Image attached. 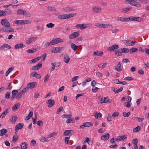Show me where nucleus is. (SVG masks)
Instances as JSON below:
<instances>
[{
  "label": "nucleus",
  "mask_w": 149,
  "mask_h": 149,
  "mask_svg": "<svg viewBox=\"0 0 149 149\" xmlns=\"http://www.w3.org/2000/svg\"><path fill=\"white\" fill-rule=\"evenodd\" d=\"M1 24L2 26L6 27H10V26L9 22L6 19H2L1 21Z\"/></svg>",
  "instance_id": "nucleus-2"
},
{
  "label": "nucleus",
  "mask_w": 149,
  "mask_h": 149,
  "mask_svg": "<svg viewBox=\"0 0 149 149\" xmlns=\"http://www.w3.org/2000/svg\"><path fill=\"white\" fill-rule=\"evenodd\" d=\"M36 84V82H34L30 83L27 84V86L30 89L33 88L35 87Z\"/></svg>",
  "instance_id": "nucleus-23"
},
{
  "label": "nucleus",
  "mask_w": 149,
  "mask_h": 149,
  "mask_svg": "<svg viewBox=\"0 0 149 149\" xmlns=\"http://www.w3.org/2000/svg\"><path fill=\"white\" fill-rule=\"evenodd\" d=\"M5 13L6 15H10L12 14L13 11L10 8H8L6 9Z\"/></svg>",
  "instance_id": "nucleus-30"
},
{
  "label": "nucleus",
  "mask_w": 149,
  "mask_h": 149,
  "mask_svg": "<svg viewBox=\"0 0 149 149\" xmlns=\"http://www.w3.org/2000/svg\"><path fill=\"white\" fill-rule=\"evenodd\" d=\"M138 51V49L135 47H132L131 48L130 51V53L132 54L133 53L136 52Z\"/></svg>",
  "instance_id": "nucleus-42"
},
{
  "label": "nucleus",
  "mask_w": 149,
  "mask_h": 149,
  "mask_svg": "<svg viewBox=\"0 0 149 149\" xmlns=\"http://www.w3.org/2000/svg\"><path fill=\"white\" fill-rule=\"evenodd\" d=\"M93 12L96 13H100L102 11L101 8L99 7H94L93 8Z\"/></svg>",
  "instance_id": "nucleus-14"
},
{
  "label": "nucleus",
  "mask_w": 149,
  "mask_h": 149,
  "mask_svg": "<svg viewBox=\"0 0 149 149\" xmlns=\"http://www.w3.org/2000/svg\"><path fill=\"white\" fill-rule=\"evenodd\" d=\"M18 136L17 135H15L13 136L12 141L13 143L15 142L18 139Z\"/></svg>",
  "instance_id": "nucleus-61"
},
{
  "label": "nucleus",
  "mask_w": 149,
  "mask_h": 149,
  "mask_svg": "<svg viewBox=\"0 0 149 149\" xmlns=\"http://www.w3.org/2000/svg\"><path fill=\"white\" fill-rule=\"evenodd\" d=\"M31 145L33 146H35L36 144V142L34 140H32L31 141Z\"/></svg>",
  "instance_id": "nucleus-64"
},
{
  "label": "nucleus",
  "mask_w": 149,
  "mask_h": 149,
  "mask_svg": "<svg viewBox=\"0 0 149 149\" xmlns=\"http://www.w3.org/2000/svg\"><path fill=\"white\" fill-rule=\"evenodd\" d=\"M127 138V135H124L122 136H118L117 137L116 139H115L116 141H124Z\"/></svg>",
  "instance_id": "nucleus-10"
},
{
  "label": "nucleus",
  "mask_w": 149,
  "mask_h": 149,
  "mask_svg": "<svg viewBox=\"0 0 149 149\" xmlns=\"http://www.w3.org/2000/svg\"><path fill=\"white\" fill-rule=\"evenodd\" d=\"M74 133V132L72 130H67L65 131L64 134L66 136H71Z\"/></svg>",
  "instance_id": "nucleus-11"
},
{
  "label": "nucleus",
  "mask_w": 149,
  "mask_h": 149,
  "mask_svg": "<svg viewBox=\"0 0 149 149\" xmlns=\"http://www.w3.org/2000/svg\"><path fill=\"white\" fill-rule=\"evenodd\" d=\"M79 35V33L78 31L75 32L70 35L69 36V38L70 39H74L78 37Z\"/></svg>",
  "instance_id": "nucleus-7"
},
{
  "label": "nucleus",
  "mask_w": 149,
  "mask_h": 149,
  "mask_svg": "<svg viewBox=\"0 0 149 149\" xmlns=\"http://www.w3.org/2000/svg\"><path fill=\"white\" fill-rule=\"evenodd\" d=\"M140 130V126H138L133 129V131L134 132H138Z\"/></svg>",
  "instance_id": "nucleus-63"
},
{
  "label": "nucleus",
  "mask_w": 149,
  "mask_h": 149,
  "mask_svg": "<svg viewBox=\"0 0 149 149\" xmlns=\"http://www.w3.org/2000/svg\"><path fill=\"white\" fill-rule=\"evenodd\" d=\"M42 66V63H39L38 65L32 67V69L33 70H38Z\"/></svg>",
  "instance_id": "nucleus-16"
},
{
  "label": "nucleus",
  "mask_w": 149,
  "mask_h": 149,
  "mask_svg": "<svg viewBox=\"0 0 149 149\" xmlns=\"http://www.w3.org/2000/svg\"><path fill=\"white\" fill-rule=\"evenodd\" d=\"M6 33L13 32L14 31V29L12 27H6Z\"/></svg>",
  "instance_id": "nucleus-32"
},
{
  "label": "nucleus",
  "mask_w": 149,
  "mask_h": 149,
  "mask_svg": "<svg viewBox=\"0 0 149 149\" xmlns=\"http://www.w3.org/2000/svg\"><path fill=\"white\" fill-rule=\"evenodd\" d=\"M109 138V134L108 133H107L104 135L102 136L101 137V139L102 140L104 141L107 140Z\"/></svg>",
  "instance_id": "nucleus-17"
},
{
  "label": "nucleus",
  "mask_w": 149,
  "mask_h": 149,
  "mask_svg": "<svg viewBox=\"0 0 149 149\" xmlns=\"http://www.w3.org/2000/svg\"><path fill=\"white\" fill-rule=\"evenodd\" d=\"M117 20L121 22H127L128 21V18H125L123 17H118L117 18Z\"/></svg>",
  "instance_id": "nucleus-19"
},
{
  "label": "nucleus",
  "mask_w": 149,
  "mask_h": 149,
  "mask_svg": "<svg viewBox=\"0 0 149 149\" xmlns=\"http://www.w3.org/2000/svg\"><path fill=\"white\" fill-rule=\"evenodd\" d=\"M31 22L30 20H22L23 25L30 24H31Z\"/></svg>",
  "instance_id": "nucleus-43"
},
{
  "label": "nucleus",
  "mask_w": 149,
  "mask_h": 149,
  "mask_svg": "<svg viewBox=\"0 0 149 149\" xmlns=\"http://www.w3.org/2000/svg\"><path fill=\"white\" fill-rule=\"evenodd\" d=\"M123 42L125 45L127 46H133L136 43V42H133L130 40H123Z\"/></svg>",
  "instance_id": "nucleus-5"
},
{
  "label": "nucleus",
  "mask_w": 149,
  "mask_h": 149,
  "mask_svg": "<svg viewBox=\"0 0 149 149\" xmlns=\"http://www.w3.org/2000/svg\"><path fill=\"white\" fill-rule=\"evenodd\" d=\"M47 102L48 104V107H49L53 106L55 104V102L54 100H47Z\"/></svg>",
  "instance_id": "nucleus-15"
},
{
  "label": "nucleus",
  "mask_w": 149,
  "mask_h": 149,
  "mask_svg": "<svg viewBox=\"0 0 149 149\" xmlns=\"http://www.w3.org/2000/svg\"><path fill=\"white\" fill-rule=\"evenodd\" d=\"M28 145L25 142L21 143V148L22 149H26L27 148Z\"/></svg>",
  "instance_id": "nucleus-35"
},
{
  "label": "nucleus",
  "mask_w": 149,
  "mask_h": 149,
  "mask_svg": "<svg viewBox=\"0 0 149 149\" xmlns=\"http://www.w3.org/2000/svg\"><path fill=\"white\" fill-rule=\"evenodd\" d=\"M24 126V124L22 123H20L17 124L16 125L15 130L16 131L19 129H22Z\"/></svg>",
  "instance_id": "nucleus-13"
},
{
  "label": "nucleus",
  "mask_w": 149,
  "mask_h": 149,
  "mask_svg": "<svg viewBox=\"0 0 149 149\" xmlns=\"http://www.w3.org/2000/svg\"><path fill=\"white\" fill-rule=\"evenodd\" d=\"M84 125H85V127H89L91 126H92L93 125V124L90 122L84 123Z\"/></svg>",
  "instance_id": "nucleus-50"
},
{
  "label": "nucleus",
  "mask_w": 149,
  "mask_h": 149,
  "mask_svg": "<svg viewBox=\"0 0 149 149\" xmlns=\"http://www.w3.org/2000/svg\"><path fill=\"white\" fill-rule=\"evenodd\" d=\"M39 60L40 58L39 57L35 58L31 60V62L30 63H35L36 62L38 61Z\"/></svg>",
  "instance_id": "nucleus-60"
},
{
  "label": "nucleus",
  "mask_w": 149,
  "mask_h": 149,
  "mask_svg": "<svg viewBox=\"0 0 149 149\" xmlns=\"http://www.w3.org/2000/svg\"><path fill=\"white\" fill-rule=\"evenodd\" d=\"M72 116V115L71 114H63L62 116L61 117L63 118H70Z\"/></svg>",
  "instance_id": "nucleus-47"
},
{
  "label": "nucleus",
  "mask_w": 149,
  "mask_h": 149,
  "mask_svg": "<svg viewBox=\"0 0 149 149\" xmlns=\"http://www.w3.org/2000/svg\"><path fill=\"white\" fill-rule=\"evenodd\" d=\"M107 64L108 63L107 62L100 63L98 65V67L100 68H104L106 67Z\"/></svg>",
  "instance_id": "nucleus-34"
},
{
  "label": "nucleus",
  "mask_w": 149,
  "mask_h": 149,
  "mask_svg": "<svg viewBox=\"0 0 149 149\" xmlns=\"http://www.w3.org/2000/svg\"><path fill=\"white\" fill-rule=\"evenodd\" d=\"M40 141L42 142H46L47 141V139L44 136H41L40 139Z\"/></svg>",
  "instance_id": "nucleus-53"
},
{
  "label": "nucleus",
  "mask_w": 149,
  "mask_h": 149,
  "mask_svg": "<svg viewBox=\"0 0 149 149\" xmlns=\"http://www.w3.org/2000/svg\"><path fill=\"white\" fill-rule=\"evenodd\" d=\"M119 48V46L118 45H112L111 47H109L108 48L107 50L111 52L113 51L115 49H118Z\"/></svg>",
  "instance_id": "nucleus-8"
},
{
  "label": "nucleus",
  "mask_w": 149,
  "mask_h": 149,
  "mask_svg": "<svg viewBox=\"0 0 149 149\" xmlns=\"http://www.w3.org/2000/svg\"><path fill=\"white\" fill-rule=\"evenodd\" d=\"M17 118V117L16 116H13L10 119V123L12 124L15 123L16 121Z\"/></svg>",
  "instance_id": "nucleus-18"
},
{
  "label": "nucleus",
  "mask_w": 149,
  "mask_h": 149,
  "mask_svg": "<svg viewBox=\"0 0 149 149\" xmlns=\"http://www.w3.org/2000/svg\"><path fill=\"white\" fill-rule=\"evenodd\" d=\"M63 39L60 38H55L52 40L50 42L51 45H54L63 42Z\"/></svg>",
  "instance_id": "nucleus-3"
},
{
  "label": "nucleus",
  "mask_w": 149,
  "mask_h": 149,
  "mask_svg": "<svg viewBox=\"0 0 149 149\" xmlns=\"http://www.w3.org/2000/svg\"><path fill=\"white\" fill-rule=\"evenodd\" d=\"M84 29L90 27L91 26V24H90L86 23L83 24Z\"/></svg>",
  "instance_id": "nucleus-56"
},
{
  "label": "nucleus",
  "mask_w": 149,
  "mask_h": 149,
  "mask_svg": "<svg viewBox=\"0 0 149 149\" xmlns=\"http://www.w3.org/2000/svg\"><path fill=\"white\" fill-rule=\"evenodd\" d=\"M47 54L46 53H44L41 56H40L39 58L40 59L41 58H42V61H44L45 60V58L46 57Z\"/></svg>",
  "instance_id": "nucleus-51"
},
{
  "label": "nucleus",
  "mask_w": 149,
  "mask_h": 149,
  "mask_svg": "<svg viewBox=\"0 0 149 149\" xmlns=\"http://www.w3.org/2000/svg\"><path fill=\"white\" fill-rule=\"evenodd\" d=\"M75 122V120L74 118H69L67 119L66 120V122L67 123H73Z\"/></svg>",
  "instance_id": "nucleus-40"
},
{
  "label": "nucleus",
  "mask_w": 149,
  "mask_h": 149,
  "mask_svg": "<svg viewBox=\"0 0 149 149\" xmlns=\"http://www.w3.org/2000/svg\"><path fill=\"white\" fill-rule=\"evenodd\" d=\"M52 67L50 69L51 71H53L55 70V67L56 66V63H52Z\"/></svg>",
  "instance_id": "nucleus-59"
},
{
  "label": "nucleus",
  "mask_w": 149,
  "mask_h": 149,
  "mask_svg": "<svg viewBox=\"0 0 149 149\" xmlns=\"http://www.w3.org/2000/svg\"><path fill=\"white\" fill-rule=\"evenodd\" d=\"M19 90H14L12 92V95L10 99L13 100L15 98V97L16 96V95L18 93Z\"/></svg>",
  "instance_id": "nucleus-9"
},
{
  "label": "nucleus",
  "mask_w": 149,
  "mask_h": 149,
  "mask_svg": "<svg viewBox=\"0 0 149 149\" xmlns=\"http://www.w3.org/2000/svg\"><path fill=\"white\" fill-rule=\"evenodd\" d=\"M60 47H56L54 49L53 51L52 52H54L55 53H58L60 50Z\"/></svg>",
  "instance_id": "nucleus-54"
},
{
  "label": "nucleus",
  "mask_w": 149,
  "mask_h": 149,
  "mask_svg": "<svg viewBox=\"0 0 149 149\" xmlns=\"http://www.w3.org/2000/svg\"><path fill=\"white\" fill-rule=\"evenodd\" d=\"M38 37H37L32 36L29 38L28 40L26 42V44L27 45H29L31 43L33 42L36 41L38 40Z\"/></svg>",
  "instance_id": "nucleus-4"
},
{
  "label": "nucleus",
  "mask_w": 149,
  "mask_h": 149,
  "mask_svg": "<svg viewBox=\"0 0 149 149\" xmlns=\"http://www.w3.org/2000/svg\"><path fill=\"white\" fill-rule=\"evenodd\" d=\"M70 58L67 54H65L64 56V61L66 63H68L70 61Z\"/></svg>",
  "instance_id": "nucleus-24"
},
{
  "label": "nucleus",
  "mask_w": 149,
  "mask_h": 149,
  "mask_svg": "<svg viewBox=\"0 0 149 149\" xmlns=\"http://www.w3.org/2000/svg\"><path fill=\"white\" fill-rule=\"evenodd\" d=\"M94 116L96 118H100L102 117V114L100 113H98L97 114V112H96V113H95Z\"/></svg>",
  "instance_id": "nucleus-46"
},
{
  "label": "nucleus",
  "mask_w": 149,
  "mask_h": 149,
  "mask_svg": "<svg viewBox=\"0 0 149 149\" xmlns=\"http://www.w3.org/2000/svg\"><path fill=\"white\" fill-rule=\"evenodd\" d=\"M8 132L7 130L5 128H3L0 130V135L3 136Z\"/></svg>",
  "instance_id": "nucleus-28"
},
{
  "label": "nucleus",
  "mask_w": 149,
  "mask_h": 149,
  "mask_svg": "<svg viewBox=\"0 0 149 149\" xmlns=\"http://www.w3.org/2000/svg\"><path fill=\"white\" fill-rule=\"evenodd\" d=\"M15 23L17 25H23L22 20H17L15 21Z\"/></svg>",
  "instance_id": "nucleus-52"
},
{
  "label": "nucleus",
  "mask_w": 149,
  "mask_h": 149,
  "mask_svg": "<svg viewBox=\"0 0 149 149\" xmlns=\"http://www.w3.org/2000/svg\"><path fill=\"white\" fill-rule=\"evenodd\" d=\"M130 20L133 21H136L140 22L141 21V19L139 17L131 16L128 18V21Z\"/></svg>",
  "instance_id": "nucleus-6"
},
{
  "label": "nucleus",
  "mask_w": 149,
  "mask_h": 149,
  "mask_svg": "<svg viewBox=\"0 0 149 149\" xmlns=\"http://www.w3.org/2000/svg\"><path fill=\"white\" fill-rule=\"evenodd\" d=\"M121 50L123 53H130V50L128 48H121Z\"/></svg>",
  "instance_id": "nucleus-38"
},
{
  "label": "nucleus",
  "mask_w": 149,
  "mask_h": 149,
  "mask_svg": "<svg viewBox=\"0 0 149 149\" xmlns=\"http://www.w3.org/2000/svg\"><path fill=\"white\" fill-rule=\"evenodd\" d=\"M20 105V104L19 103H18L17 104L14 105L12 107V109L15 110L17 109L19 107Z\"/></svg>",
  "instance_id": "nucleus-41"
},
{
  "label": "nucleus",
  "mask_w": 149,
  "mask_h": 149,
  "mask_svg": "<svg viewBox=\"0 0 149 149\" xmlns=\"http://www.w3.org/2000/svg\"><path fill=\"white\" fill-rule=\"evenodd\" d=\"M8 109H7L5 110V111L0 116V118L2 117V118H4L7 115L8 113Z\"/></svg>",
  "instance_id": "nucleus-49"
},
{
  "label": "nucleus",
  "mask_w": 149,
  "mask_h": 149,
  "mask_svg": "<svg viewBox=\"0 0 149 149\" xmlns=\"http://www.w3.org/2000/svg\"><path fill=\"white\" fill-rule=\"evenodd\" d=\"M49 77L50 76L49 74H47L45 77L44 82H47L49 80Z\"/></svg>",
  "instance_id": "nucleus-62"
},
{
  "label": "nucleus",
  "mask_w": 149,
  "mask_h": 149,
  "mask_svg": "<svg viewBox=\"0 0 149 149\" xmlns=\"http://www.w3.org/2000/svg\"><path fill=\"white\" fill-rule=\"evenodd\" d=\"M47 9L49 11H55L56 10L55 8L54 7L48 6L47 7Z\"/></svg>",
  "instance_id": "nucleus-55"
},
{
  "label": "nucleus",
  "mask_w": 149,
  "mask_h": 149,
  "mask_svg": "<svg viewBox=\"0 0 149 149\" xmlns=\"http://www.w3.org/2000/svg\"><path fill=\"white\" fill-rule=\"evenodd\" d=\"M121 65L120 62H118L117 64V66L115 67V69L118 71H120L122 70L121 68Z\"/></svg>",
  "instance_id": "nucleus-27"
},
{
  "label": "nucleus",
  "mask_w": 149,
  "mask_h": 149,
  "mask_svg": "<svg viewBox=\"0 0 149 149\" xmlns=\"http://www.w3.org/2000/svg\"><path fill=\"white\" fill-rule=\"evenodd\" d=\"M37 50L36 48H33L31 49H29L26 50L27 52L29 53H33Z\"/></svg>",
  "instance_id": "nucleus-37"
},
{
  "label": "nucleus",
  "mask_w": 149,
  "mask_h": 149,
  "mask_svg": "<svg viewBox=\"0 0 149 149\" xmlns=\"http://www.w3.org/2000/svg\"><path fill=\"white\" fill-rule=\"evenodd\" d=\"M138 0H125L130 5L137 8H140L141 6V4L137 1Z\"/></svg>",
  "instance_id": "nucleus-1"
},
{
  "label": "nucleus",
  "mask_w": 149,
  "mask_h": 149,
  "mask_svg": "<svg viewBox=\"0 0 149 149\" xmlns=\"http://www.w3.org/2000/svg\"><path fill=\"white\" fill-rule=\"evenodd\" d=\"M103 54V52L102 51H97L94 52L93 53V55L94 56L96 55L98 56H101Z\"/></svg>",
  "instance_id": "nucleus-31"
},
{
  "label": "nucleus",
  "mask_w": 149,
  "mask_h": 149,
  "mask_svg": "<svg viewBox=\"0 0 149 149\" xmlns=\"http://www.w3.org/2000/svg\"><path fill=\"white\" fill-rule=\"evenodd\" d=\"M67 14H63L59 15L58 17V18L60 19H68Z\"/></svg>",
  "instance_id": "nucleus-22"
},
{
  "label": "nucleus",
  "mask_w": 149,
  "mask_h": 149,
  "mask_svg": "<svg viewBox=\"0 0 149 149\" xmlns=\"http://www.w3.org/2000/svg\"><path fill=\"white\" fill-rule=\"evenodd\" d=\"M108 102L109 103L111 102V101H109V99H108V97H105L101 99L100 100V103L102 104L103 103H107Z\"/></svg>",
  "instance_id": "nucleus-12"
},
{
  "label": "nucleus",
  "mask_w": 149,
  "mask_h": 149,
  "mask_svg": "<svg viewBox=\"0 0 149 149\" xmlns=\"http://www.w3.org/2000/svg\"><path fill=\"white\" fill-rule=\"evenodd\" d=\"M14 68V67L13 66H12L10 68H9L6 72V76H7L8 75V74L10 73L12 71Z\"/></svg>",
  "instance_id": "nucleus-39"
},
{
  "label": "nucleus",
  "mask_w": 149,
  "mask_h": 149,
  "mask_svg": "<svg viewBox=\"0 0 149 149\" xmlns=\"http://www.w3.org/2000/svg\"><path fill=\"white\" fill-rule=\"evenodd\" d=\"M71 47L72 49L74 51H76L77 49L79 48V46H77L75 44L73 43H72L71 45Z\"/></svg>",
  "instance_id": "nucleus-26"
},
{
  "label": "nucleus",
  "mask_w": 149,
  "mask_h": 149,
  "mask_svg": "<svg viewBox=\"0 0 149 149\" xmlns=\"http://www.w3.org/2000/svg\"><path fill=\"white\" fill-rule=\"evenodd\" d=\"M23 93L21 91H20L17 94V95L16 96V99L17 100L20 99Z\"/></svg>",
  "instance_id": "nucleus-36"
},
{
  "label": "nucleus",
  "mask_w": 149,
  "mask_h": 149,
  "mask_svg": "<svg viewBox=\"0 0 149 149\" xmlns=\"http://www.w3.org/2000/svg\"><path fill=\"white\" fill-rule=\"evenodd\" d=\"M5 48H6L8 49H10L11 48V47L9 45L7 44H4L0 47V49L1 50H3Z\"/></svg>",
  "instance_id": "nucleus-21"
},
{
  "label": "nucleus",
  "mask_w": 149,
  "mask_h": 149,
  "mask_svg": "<svg viewBox=\"0 0 149 149\" xmlns=\"http://www.w3.org/2000/svg\"><path fill=\"white\" fill-rule=\"evenodd\" d=\"M75 27L81 30L84 29L83 24H78L76 25Z\"/></svg>",
  "instance_id": "nucleus-33"
},
{
  "label": "nucleus",
  "mask_w": 149,
  "mask_h": 149,
  "mask_svg": "<svg viewBox=\"0 0 149 149\" xmlns=\"http://www.w3.org/2000/svg\"><path fill=\"white\" fill-rule=\"evenodd\" d=\"M54 24L52 23L48 24L46 25V26L48 28H52L54 27Z\"/></svg>",
  "instance_id": "nucleus-58"
},
{
  "label": "nucleus",
  "mask_w": 149,
  "mask_h": 149,
  "mask_svg": "<svg viewBox=\"0 0 149 149\" xmlns=\"http://www.w3.org/2000/svg\"><path fill=\"white\" fill-rule=\"evenodd\" d=\"M130 115V112H128L127 113L126 112H123V115L124 117H128Z\"/></svg>",
  "instance_id": "nucleus-57"
},
{
  "label": "nucleus",
  "mask_w": 149,
  "mask_h": 149,
  "mask_svg": "<svg viewBox=\"0 0 149 149\" xmlns=\"http://www.w3.org/2000/svg\"><path fill=\"white\" fill-rule=\"evenodd\" d=\"M57 134V133L56 132H54L47 136V138H49L55 136Z\"/></svg>",
  "instance_id": "nucleus-44"
},
{
  "label": "nucleus",
  "mask_w": 149,
  "mask_h": 149,
  "mask_svg": "<svg viewBox=\"0 0 149 149\" xmlns=\"http://www.w3.org/2000/svg\"><path fill=\"white\" fill-rule=\"evenodd\" d=\"M131 8V7H128L126 8H122L120 10L122 13H126Z\"/></svg>",
  "instance_id": "nucleus-25"
},
{
  "label": "nucleus",
  "mask_w": 149,
  "mask_h": 149,
  "mask_svg": "<svg viewBox=\"0 0 149 149\" xmlns=\"http://www.w3.org/2000/svg\"><path fill=\"white\" fill-rule=\"evenodd\" d=\"M25 11L22 9H19L17 10V13L18 15H24Z\"/></svg>",
  "instance_id": "nucleus-29"
},
{
  "label": "nucleus",
  "mask_w": 149,
  "mask_h": 149,
  "mask_svg": "<svg viewBox=\"0 0 149 149\" xmlns=\"http://www.w3.org/2000/svg\"><path fill=\"white\" fill-rule=\"evenodd\" d=\"M11 93V91H8L6 93L5 96V98L8 99L9 98Z\"/></svg>",
  "instance_id": "nucleus-48"
},
{
  "label": "nucleus",
  "mask_w": 149,
  "mask_h": 149,
  "mask_svg": "<svg viewBox=\"0 0 149 149\" xmlns=\"http://www.w3.org/2000/svg\"><path fill=\"white\" fill-rule=\"evenodd\" d=\"M122 52L119 51L118 50H116L115 52V55L117 56H121L122 54Z\"/></svg>",
  "instance_id": "nucleus-45"
},
{
  "label": "nucleus",
  "mask_w": 149,
  "mask_h": 149,
  "mask_svg": "<svg viewBox=\"0 0 149 149\" xmlns=\"http://www.w3.org/2000/svg\"><path fill=\"white\" fill-rule=\"evenodd\" d=\"M25 47V46L22 43H19L15 45V48L16 49H17L21 48H24Z\"/></svg>",
  "instance_id": "nucleus-20"
}]
</instances>
